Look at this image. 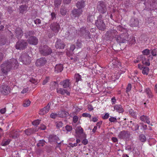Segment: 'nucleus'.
<instances>
[{"instance_id": "nucleus-1", "label": "nucleus", "mask_w": 157, "mask_h": 157, "mask_svg": "<svg viewBox=\"0 0 157 157\" xmlns=\"http://www.w3.org/2000/svg\"><path fill=\"white\" fill-rule=\"evenodd\" d=\"M18 66V64L17 60L13 59L10 60H8L3 62L1 66L2 72L6 75L8 72L11 69L17 68Z\"/></svg>"}, {"instance_id": "nucleus-2", "label": "nucleus", "mask_w": 157, "mask_h": 157, "mask_svg": "<svg viewBox=\"0 0 157 157\" xmlns=\"http://www.w3.org/2000/svg\"><path fill=\"white\" fill-rule=\"evenodd\" d=\"M50 28L52 33H49L48 36L49 38H51L57 34L60 29V25L57 22H54L51 25Z\"/></svg>"}, {"instance_id": "nucleus-3", "label": "nucleus", "mask_w": 157, "mask_h": 157, "mask_svg": "<svg viewBox=\"0 0 157 157\" xmlns=\"http://www.w3.org/2000/svg\"><path fill=\"white\" fill-rule=\"evenodd\" d=\"M19 60L23 64L26 65L30 64L31 61V57L26 53L22 54L19 58Z\"/></svg>"}, {"instance_id": "nucleus-4", "label": "nucleus", "mask_w": 157, "mask_h": 157, "mask_svg": "<svg viewBox=\"0 0 157 157\" xmlns=\"http://www.w3.org/2000/svg\"><path fill=\"white\" fill-rule=\"evenodd\" d=\"M28 45L25 40H21L17 42L15 45L16 49L23 50L26 48Z\"/></svg>"}, {"instance_id": "nucleus-5", "label": "nucleus", "mask_w": 157, "mask_h": 157, "mask_svg": "<svg viewBox=\"0 0 157 157\" xmlns=\"http://www.w3.org/2000/svg\"><path fill=\"white\" fill-rule=\"evenodd\" d=\"M40 53L43 56L48 55L52 53V49L46 45L40 47Z\"/></svg>"}, {"instance_id": "nucleus-6", "label": "nucleus", "mask_w": 157, "mask_h": 157, "mask_svg": "<svg viewBox=\"0 0 157 157\" xmlns=\"http://www.w3.org/2000/svg\"><path fill=\"white\" fill-rule=\"evenodd\" d=\"M10 88L6 84L3 83L0 86V92L3 94L6 95L10 92Z\"/></svg>"}, {"instance_id": "nucleus-7", "label": "nucleus", "mask_w": 157, "mask_h": 157, "mask_svg": "<svg viewBox=\"0 0 157 157\" xmlns=\"http://www.w3.org/2000/svg\"><path fill=\"white\" fill-rule=\"evenodd\" d=\"M130 136L129 132L127 130H123L120 132L119 133L118 137L120 139L127 140Z\"/></svg>"}, {"instance_id": "nucleus-8", "label": "nucleus", "mask_w": 157, "mask_h": 157, "mask_svg": "<svg viewBox=\"0 0 157 157\" xmlns=\"http://www.w3.org/2000/svg\"><path fill=\"white\" fill-rule=\"evenodd\" d=\"M27 41L29 44L34 45L37 44L39 42L38 38L34 36H31L29 37Z\"/></svg>"}, {"instance_id": "nucleus-9", "label": "nucleus", "mask_w": 157, "mask_h": 157, "mask_svg": "<svg viewBox=\"0 0 157 157\" xmlns=\"http://www.w3.org/2000/svg\"><path fill=\"white\" fill-rule=\"evenodd\" d=\"M47 62V60L45 58H40L37 59L35 62V65L37 67L44 66Z\"/></svg>"}, {"instance_id": "nucleus-10", "label": "nucleus", "mask_w": 157, "mask_h": 157, "mask_svg": "<svg viewBox=\"0 0 157 157\" xmlns=\"http://www.w3.org/2000/svg\"><path fill=\"white\" fill-rule=\"evenodd\" d=\"M82 9H75L72 11V14L74 18H78L82 14Z\"/></svg>"}, {"instance_id": "nucleus-11", "label": "nucleus", "mask_w": 157, "mask_h": 157, "mask_svg": "<svg viewBox=\"0 0 157 157\" xmlns=\"http://www.w3.org/2000/svg\"><path fill=\"white\" fill-rule=\"evenodd\" d=\"M51 103L49 102L47 105L43 108L41 109L39 112V114L41 115H44L48 112L50 108Z\"/></svg>"}, {"instance_id": "nucleus-12", "label": "nucleus", "mask_w": 157, "mask_h": 157, "mask_svg": "<svg viewBox=\"0 0 157 157\" xmlns=\"http://www.w3.org/2000/svg\"><path fill=\"white\" fill-rule=\"evenodd\" d=\"M38 131L37 127L34 128H30L26 129L24 131L25 133L27 135H30Z\"/></svg>"}, {"instance_id": "nucleus-13", "label": "nucleus", "mask_w": 157, "mask_h": 157, "mask_svg": "<svg viewBox=\"0 0 157 157\" xmlns=\"http://www.w3.org/2000/svg\"><path fill=\"white\" fill-rule=\"evenodd\" d=\"M60 84L64 88H70V85L71 84L69 79H66L63 81L61 82Z\"/></svg>"}, {"instance_id": "nucleus-14", "label": "nucleus", "mask_w": 157, "mask_h": 157, "mask_svg": "<svg viewBox=\"0 0 157 157\" xmlns=\"http://www.w3.org/2000/svg\"><path fill=\"white\" fill-rule=\"evenodd\" d=\"M116 57H112L111 59V60L109 63L110 65H113L115 67H118V66H120L121 63L118 61Z\"/></svg>"}, {"instance_id": "nucleus-15", "label": "nucleus", "mask_w": 157, "mask_h": 157, "mask_svg": "<svg viewBox=\"0 0 157 157\" xmlns=\"http://www.w3.org/2000/svg\"><path fill=\"white\" fill-rule=\"evenodd\" d=\"M57 92L58 93L62 95L66 94L67 95H70V92L68 90L63 89L62 88H58L56 89Z\"/></svg>"}, {"instance_id": "nucleus-16", "label": "nucleus", "mask_w": 157, "mask_h": 157, "mask_svg": "<svg viewBox=\"0 0 157 157\" xmlns=\"http://www.w3.org/2000/svg\"><path fill=\"white\" fill-rule=\"evenodd\" d=\"M65 44L61 40L58 39L56 43V47L57 48L63 49Z\"/></svg>"}, {"instance_id": "nucleus-17", "label": "nucleus", "mask_w": 157, "mask_h": 157, "mask_svg": "<svg viewBox=\"0 0 157 157\" xmlns=\"http://www.w3.org/2000/svg\"><path fill=\"white\" fill-rule=\"evenodd\" d=\"M140 119L144 122L152 126V124L150 123V118L148 117L147 116L142 115L140 117Z\"/></svg>"}, {"instance_id": "nucleus-18", "label": "nucleus", "mask_w": 157, "mask_h": 157, "mask_svg": "<svg viewBox=\"0 0 157 157\" xmlns=\"http://www.w3.org/2000/svg\"><path fill=\"white\" fill-rule=\"evenodd\" d=\"M63 67L62 64H57L55 67V72L56 73L60 72L63 70Z\"/></svg>"}, {"instance_id": "nucleus-19", "label": "nucleus", "mask_w": 157, "mask_h": 157, "mask_svg": "<svg viewBox=\"0 0 157 157\" xmlns=\"http://www.w3.org/2000/svg\"><path fill=\"white\" fill-rule=\"evenodd\" d=\"M124 35H121L117 37L116 40L119 43H124L127 40V38L125 37L124 38Z\"/></svg>"}, {"instance_id": "nucleus-20", "label": "nucleus", "mask_w": 157, "mask_h": 157, "mask_svg": "<svg viewBox=\"0 0 157 157\" xmlns=\"http://www.w3.org/2000/svg\"><path fill=\"white\" fill-rule=\"evenodd\" d=\"M130 24L131 26H137L139 25V21L137 19L132 18L131 20Z\"/></svg>"}, {"instance_id": "nucleus-21", "label": "nucleus", "mask_w": 157, "mask_h": 157, "mask_svg": "<svg viewBox=\"0 0 157 157\" xmlns=\"http://www.w3.org/2000/svg\"><path fill=\"white\" fill-rule=\"evenodd\" d=\"M69 114L68 112L64 110H61L58 112V117H66Z\"/></svg>"}, {"instance_id": "nucleus-22", "label": "nucleus", "mask_w": 157, "mask_h": 157, "mask_svg": "<svg viewBox=\"0 0 157 157\" xmlns=\"http://www.w3.org/2000/svg\"><path fill=\"white\" fill-rule=\"evenodd\" d=\"M115 110L119 113H122L124 111V109L121 105H116L114 106Z\"/></svg>"}, {"instance_id": "nucleus-23", "label": "nucleus", "mask_w": 157, "mask_h": 157, "mask_svg": "<svg viewBox=\"0 0 157 157\" xmlns=\"http://www.w3.org/2000/svg\"><path fill=\"white\" fill-rule=\"evenodd\" d=\"M15 33L16 36L18 38H20V37L22 36L23 34V32L20 28H17L16 29Z\"/></svg>"}, {"instance_id": "nucleus-24", "label": "nucleus", "mask_w": 157, "mask_h": 157, "mask_svg": "<svg viewBox=\"0 0 157 157\" xmlns=\"http://www.w3.org/2000/svg\"><path fill=\"white\" fill-rule=\"evenodd\" d=\"M85 5V2L84 1H82L77 2L76 5L78 9H82L84 8Z\"/></svg>"}, {"instance_id": "nucleus-25", "label": "nucleus", "mask_w": 157, "mask_h": 157, "mask_svg": "<svg viewBox=\"0 0 157 157\" xmlns=\"http://www.w3.org/2000/svg\"><path fill=\"white\" fill-rule=\"evenodd\" d=\"M28 8V6L26 5H22L19 7L20 13L23 14L25 11L27 10Z\"/></svg>"}, {"instance_id": "nucleus-26", "label": "nucleus", "mask_w": 157, "mask_h": 157, "mask_svg": "<svg viewBox=\"0 0 157 157\" xmlns=\"http://www.w3.org/2000/svg\"><path fill=\"white\" fill-rule=\"evenodd\" d=\"M75 132L78 135H80L83 133V129L81 126L78 127L75 129Z\"/></svg>"}, {"instance_id": "nucleus-27", "label": "nucleus", "mask_w": 157, "mask_h": 157, "mask_svg": "<svg viewBox=\"0 0 157 157\" xmlns=\"http://www.w3.org/2000/svg\"><path fill=\"white\" fill-rule=\"evenodd\" d=\"M74 78L75 79V82L77 83V84L79 81H81L82 80L81 76L78 73L75 74Z\"/></svg>"}, {"instance_id": "nucleus-28", "label": "nucleus", "mask_w": 157, "mask_h": 157, "mask_svg": "<svg viewBox=\"0 0 157 157\" xmlns=\"http://www.w3.org/2000/svg\"><path fill=\"white\" fill-rule=\"evenodd\" d=\"M157 0H148L147 2H146L144 4L146 5L149 6V4L151 6H153Z\"/></svg>"}, {"instance_id": "nucleus-29", "label": "nucleus", "mask_w": 157, "mask_h": 157, "mask_svg": "<svg viewBox=\"0 0 157 157\" xmlns=\"http://www.w3.org/2000/svg\"><path fill=\"white\" fill-rule=\"evenodd\" d=\"M120 74L118 73H114V75L111 76L112 81H115L116 79H118L120 77Z\"/></svg>"}, {"instance_id": "nucleus-30", "label": "nucleus", "mask_w": 157, "mask_h": 157, "mask_svg": "<svg viewBox=\"0 0 157 157\" xmlns=\"http://www.w3.org/2000/svg\"><path fill=\"white\" fill-rule=\"evenodd\" d=\"M149 68L147 67H144L142 69V73L144 75H147L149 71Z\"/></svg>"}, {"instance_id": "nucleus-31", "label": "nucleus", "mask_w": 157, "mask_h": 157, "mask_svg": "<svg viewBox=\"0 0 157 157\" xmlns=\"http://www.w3.org/2000/svg\"><path fill=\"white\" fill-rule=\"evenodd\" d=\"M139 126L136 123H133L132 126V129L133 131H136L139 129Z\"/></svg>"}, {"instance_id": "nucleus-32", "label": "nucleus", "mask_w": 157, "mask_h": 157, "mask_svg": "<svg viewBox=\"0 0 157 157\" xmlns=\"http://www.w3.org/2000/svg\"><path fill=\"white\" fill-rule=\"evenodd\" d=\"M100 24H101V25H100L99 27V29L104 30L105 28V24L102 21H100Z\"/></svg>"}, {"instance_id": "nucleus-33", "label": "nucleus", "mask_w": 157, "mask_h": 157, "mask_svg": "<svg viewBox=\"0 0 157 157\" xmlns=\"http://www.w3.org/2000/svg\"><path fill=\"white\" fill-rule=\"evenodd\" d=\"M129 113L133 117H136V112H134L132 109H130L129 110Z\"/></svg>"}, {"instance_id": "nucleus-34", "label": "nucleus", "mask_w": 157, "mask_h": 157, "mask_svg": "<svg viewBox=\"0 0 157 157\" xmlns=\"http://www.w3.org/2000/svg\"><path fill=\"white\" fill-rule=\"evenodd\" d=\"M61 0H55V6L56 7L58 8L61 4Z\"/></svg>"}, {"instance_id": "nucleus-35", "label": "nucleus", "mask_w": 157, "mask_h": 157, "mask_svg": "<svg viewBox=\"0 0 157 157\" xmlns=\"http://www.w3.org/2000/svg\"><path fill=\"white\" fill-rule=\"evenodd\" d=\"M45 142L44 140H40L39 142L37 144V147L43 146Z\"/></svg>"}, {"instance_id": "nucleus-36", "label": "nucleus", "mask_w": 157, "mask_h": 157, "mask_svg": "<svg viewBox=\"0 0 157 157\" xmlns=\"http://www.w3.org/2000/svg\"><path fill=\"white\" fill-rule=\"evenodd\" d=\"M139 139L140 141L144 142L146 141V139L145 136L144 134H141L140 136Z\"/></svg>"}, {"instance_id": "nucleus-37", "label": "nucleus", "mask_w": 157, "mask_h": 157, "mask_svg": "<svg viewBox=\"0 0 157 157\" xmlns=\"http://www.w3.org/2000/svg\"><path fill=\"white\" fill-rule=\"evenodd\" d=\"M10 142V140L8 139L7 140H4L2 142V145L3 146H5L8 145Z\"/></svg>"}, {"instance_id": "nucleus-38", "label": "nucleus", "mask_w": 157, "mask_h": 157, "mask_svg": "<svg viewBox=\"0 0 157 157\" xmlns=\"http://www.w3.org/2000/svg\"><path fill=\"white\" fill-rule=\"evenodd\" d=\"M35 34V32L33 31H29L27 32L26 33V36L27 37H28V36H29V37L31 36H33V35H34Z\"/></svg>"}, {"instance_id": "nucleus-39", "label": "nucleus", "mask_w": 157, "mask_h": 157, "mask_svg": "<svg viewBox=\"0 0 157 157\" xmlns=\"http://www.w3.org/2000/svg\"><path fill=\"white\" fill-rule=\"evenodd\" d=\"M31 102L29 100L25 101H24L23 106L25 107H27L29 106Z\"/></svg>"}, {"instance_id": "nucleus-40", "label": "nucleus", "mask_w": 157, "mask_h": 157, "mask_svg": "<svg viewBox=\"0 0 157 157\" xmlns=\"http://www.w3.org/2000/svg\"><path fill=\"white\" fill-rule=\"evenodd\" d=\"M76 45L78 48H80L82 47L81 41L80 40H78L76 44Z\"/></svg>"}, {"instance_id": "nucleus-41", "label": "nucleus", "mask_w": 157, "mask_h": 157, "mask_svg": "<svg viewBox=\"0 0 157 157\" xmlns=\"http://www.w3.org/2000/svg\"><path fill=\"white\" fill-rule=\"evenodd\" d=\"M150 53V50L148 49H146L142 51V53L145 55H148Z\"/></svg>"}, {"instance_id": "nucleus-42", "label": "nucleus", "mask_w": 157, "mask_h": 157, "mask_svg": "<svg viewBox=\"0 0 157 157\" xmlns=\"http://www.w3.org/2000/svg\"><path fill=\"white\" fill-rule=\"evenodd\" d=\"M145 92L150 98H151L152 96L151 90L147 88L146 89Z\"/></svg>"}, {"instance_id": "nucleus-43", "label": "nucleus", "mask_w": 157, "mask_h": 157, "mask_svg": "<svg viewBox=\"0 0 157 157\" xmlns=\"http://www.w3.org/2000/svg\"><path fill=\"white\" fill-rule=\"evenodd\" d=\"M66 10L65 8H61L60 10V12L62 15L64 16L66 14Z\"/></svg>"}, {"instance_id": "nucleus-44", "label": "nucleus", "mask_w": 157, "mask_h": 157, "mask_svg": "<svg viewBox=\"0 0 157 157\" xmlns=\"http://www.w3.org/2000/svg\"><path fill=\"white\" fill-rule=\"evenodd\" d=\"M56 127L58 128H60L62 127L63 126V123L61 121H57L56 123Z\"/></svg>"}, {"instance_id": "nucleus-45", "label": "nucleus", "mask_w": 157, "mask_h": 157, "mask_svg": "<svg viewBox=\"0 0 157 157\" xmlns=\"http://www.w3.org/2000/svg\"><path fill=\"white\" fill-rule=\"evenodd\" d=\"M129 44H134L136 43V40L134 38H130L129 40Z\"/></svg>"}, {"instance_id": "nucleus-46", "label": "nucleus", "mask_w": 157, "mask_h": 157, "mask_svg": "<svg viewBox=\"0 0 157 157\" xmlns=\"http://www.w3.org/2000/svg\"><path fill=\"white\" fill-rule=\"evenodd\" d=\"M10 136L13 139H15L17 138V133L15 132L13 133H10Z\"/></svg>"}, {"instance_id": "nucleus-47", "label": "nucleus", "mask_w": 157, "mask_h": 157, "mask_svg": "<svg viewBox=\"0 0 157 157\" xmlns=\"http://www.w3.org/2000/svg\"><path fill=\"white\" fill-rule=\"evenodd\" d=\"M6 42V40L5 38H0V46L4 45Z\"/></svg>"}, {"instance_id": "nucleus-48", "label": "nucleus", "mask_w": 157, "mask_h": 157, "mask_svg": "<svg viewBox=\"0 0 157 157\" xmlns=\"http://www.w3.org/2000/svg\"><path fill=\"white\" fill-rule=\"evenodd\" d=\"M40 120H36L32 122L34 126H37L39 124L40 122Z\"/></svg>"}, {"instance_id": "nucleus-49", "label": "nucleus", "mask_w": 157, "mask_h": 157, "mask_svg": "<svg viewBox=\"0 0 157 157\" xmlns=\"http://www.w3.org/2000/svg\"><path fill=\"white\" fill-rule=\"evenodd\" d=\"M82 116L83 117H89L90 119L91 117V115L90 114L87 113H84L82 114Z\"/></svg>"}, {"instance_id": "nucleus-50", "label": "nucleus", "mask_w": 157, "mask_h": 157, "mask_svg": "<svg viewBox=\"0 0 157 157\" xmlns=\"http://www.w3.org/2000/svg\"><path fill=\"white\" fill-rule=\"evenodd\" d=\"M65 127L66 130L68 132H70L72 130V127L71 126L67 125Z\"/></svg>"}, {"instance_id": "nucleus-51", "label": "nucleus", "mask_w": 157, "mask_h": 157, "mask_svg": "<svg viewBox=\"0 0 157 157\" xmlns=\"http://www.w3.org/2000/svg\"><path fill=\"white\" fill-rule=\"evenodd\" d=\"M70 59L72 60L74 62H75L78 60V58L77 57L73 56L70 57Z\"/></svg>"}, {"instance_id": "nucleus-52", "label": "nucleus", "mask_w": 157, "mask_h": 157, "mask_svg": "<svg viewBox=\"0 0 157 157\" xmlns=\"http://www.w3.org/2000/svg\"><path fill=\"white\" fill-rule=\"evenodd\" d=\"M38 130L40 129V130H44L46 129V127L44 124H41L40 128L37 127Z\"/></svg>"}, {"instance_id": "nucleus-53", "label": "nucleus", "mask_w": 157, "mask_h": 157, "mask_svg": "<svg viewBox=\"0 0 157 157\" xmlns=\"http://www.w3.org/2000/svg\"><path fill=\"white\" fill-rule=\"evenodd\" d=\"M57 116H58V113H52L50 115L51 117L53 119L55 118Z\"/></svg>"}, {"instance_id": "nucleus-54", "label": "nucleus", "mask_w": 157, "mask_h": 157, "mask_svg": "<svg viewBox=\"0 0 157 157\" xmlns=\"http://www.w3.org/2000/svg\"><path fill=\"white\" fill-rule=\"evenodd\" d=\"M110 122H116L117 121L116 118L114 117H110L109 119Z\"/></svg>"}, {"instance_id": "nucleus-55", "label": "nucleus", "mask_w": 157, "mask_h": 157, "mask_svg": "<svg viewBox=\"0 0 157 157\" xmlns=\"http://www.w3.org/2000/svg\"><path fill=\"white\" fill-rule=\"evenodd\" d=\"M132 85L131 84H129L126 88V92L127 93L129 92L131 90Z\"/></svg>"}, {"instance_id": "nucleus-56", "label": "nucleus", "mask_w": 157, "mask_h": 157, "mask_svg": "<svg viewBox=\"0 0 157 157\" xmlns=\"http://www.w3.org/2000/svg\"><path fill=\"white\" fill-rule=\"evenodd\" d=\"M49 79V77H47L43 81L42 83L44 85L46 83H47L48 82Z\"/></svg>"}, {"instance_id": "nucleus-57", "label": "nucleus", "mask_w": 157, "mask_h": 157, "mask_svg": "<svg viewBox=\"0 0 157 157\" xmlns=\"http://www.w3.org/2000/svg\"><path fill=\"white\" fill-rule=\"evenodd\" d=\"M41 20L39 19H36L34 21V23L36 24H40L41 23Z\"/></svg>"}, {"instance_id": "nucleus-58", "label": "nucleus", "mask_w": 157, "mask_h": 157, "mask_svg": "<svg viewBox=\"0 0 157 157\" xmlns=\"http://www.w3.org/2000/svg\"><path fill=\"white\" fill-rule=\"evenodd\" d=\"M78 120V117L77 116H74L73 117V122L75 123H76Z\"/></svg>"}, {"instance_id": "nucleus-59", "label": "nucleus", "mask_w": 157, "mask_h": 157, "mask_svg": "<svg viewBox=\"0 0 157 157\" xmlns=\"http://www.w3.org/2000/svg\"><path fill=\"white\" fill-rule=\"evenodd\" d=\"M142 63L143 64H144L146 66H149L150 65V63L148 61H145L143 60L142 61Z\"/></svg>"}, {"instance_id": "nucleus-60", "label": "nucleus", "mask_w": 157, "mask_h": 157, "mask_svg": "<svg viewBox=\"0 0 157 157\" xmlns=\"http://www.w3.org/2000/svg\"><path fill=\"white\" fill-rule=\"evenodd\" d=\"M141 124V127H142L144 130H145L147 128V126L146 125L144 124L143 123H140Z\"/></svg>"}, {"instance_id": "nucleus-61", "label": "nucleus", "mask_w": 157, "mask_h": 157, "mask_svg": "<svg viewBox=\"0 0 157 157\" xmlns=\"http://www.w3.org/2000/svg\"><path fill=\"white\" fill-rule=\"evenodd\" d=\"M29 90V88L28 87H26L24 88L23 90L21 91V93L22 94H25L27 92V91Z\"/></svg>"}, {"instance_id": "nucleus-62", "label": "nucleus", "mask_w": 157, "mask_h": 157, "mask_svg": "<svg viewBox=\"0 0 157 157\" xmlns=\"http://www.w3.org/2000/svg\"><path fill=\"white\" fill-rule=\"evenodd\" d=\"M93 17L92 16H88L87 17V20L88 21L92 22L93 21L92 18Z\"/></svg>"}, {"instance_id": "nucleus-63", "label": "nucleus", "mask_w": 157, "mask_h": 157, "mask_svg": "<svg viewBox=\"0 0 157 157\" xmlns=\"http://www.w3.org/2000/svg\"><path fill=\"white\" fill-rule=\"evenodd\" d=\"M51 19L53 20L54 18H56V14L54 12H52L51 13Z\"/></svg>"}, {"instance_id": "nucleus-64", "label": "nucleus", "mask_w": 157, "mask_h": 157, "mask_svg": "<svg viewBox=\"0 0 157 157\" xmlns=\"http://www.w3.org/2000/svg\"><path fill=\"white\" fill-rule=\"evenodd\" d=\"M87 109L89 111H91L93 110V106L91 105H87Z\"/></svg>"}]
</instances>
